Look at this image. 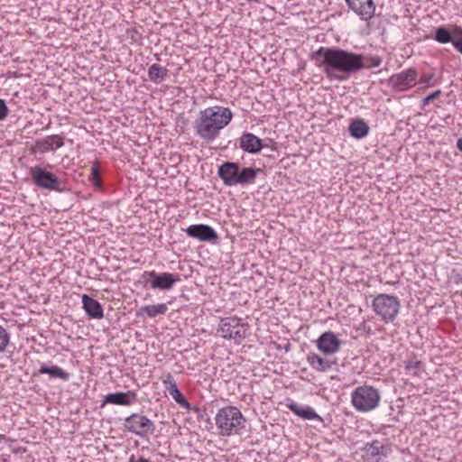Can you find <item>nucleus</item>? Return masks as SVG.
<instances>
[{
    "mask_svg": "<svg viewBox=\"0 0 462 462\" xmlns=\"http://www.w3.org/2000/svg\"><path fill=\"white\" fill-rule=\"evenodd\" d=\"M401 302L398 297L380 293L372 301V308L374 313L384 323L393 321L399 314Z\"/></svg>",
    "mask_w": 462,
    "mask_h": 462,
    "instance_id": "6",
    "label": "nucleus"
},
{
    "mask_svg": "<svg viewBox=\"0 0 462 462\" xmlns=\"http://www.w3.org/2000/svg\"><path fill=\"white\" fill-rule=\"evenodd\" d=\"M124 427L125 430L140 437L152 434L154 430L153 422L141 413H133L125 418Z\"/></svg>",
    "mask_w": 462,
    "mask_h": 462,
    "instance_id": "10",
    "label": "nucleus"
},
{
    "mask_svg": "<svg viewBox=\"0 0 462 462\" xmlns=\"http://www.w3.org/2000/svg\"><path fill=\"white\" fill-rule=\"evenodd\" d=\"M259 169L241 167L238 162H226L218 167L217 174L226 186H247L254 184Z\"/></svg>",
    "mask_w": 462,
    "mask_h": 462,
    "instance_id": "4",
    "label": "nucleus"
},
{
    "mask_svg": "<svg viewBox=\"0 0 462 462\" xmlns=\"http://www.w3.org/2000/svg\"><path fill=\"white\" fill-rule=\"evenodd\" d=\"M441 95V90L438 89L432 92L431 94L428 95L426 97L422 99V106H426L430 105V102L439 97Z\"/></svg>",
    "mask_w": 462,
    "mask_h": 462,
    "instance_id": "34",
    "label": "nucleus"
},
{
    "mask_svg": "<svg viewBox=\"0 0 462 462\" xmlns=\"http://www.w3.org/2000/svg\"><path fill=\"white\" fill-rule=\"evenodd\" d=\"M148 77L154 84H161L167 79L168 69L158 63H153L148 69Z\"/></svg>",
    "mask_w": 462,
    "mask_h": 462,
    "instance_id": "22",
    "label": "nucleus"
},
{
    "mask_svg": "<svg viewBox=\"0 0 462 462\" xmlns=\"http://www.w3.org/2000/svg\"><path fill=\"white\" fill-rule=\"evenodd\" d=\"M129 462H151L149 459L143 457H135L134 455L129 458Z\"/></svg>",
    "mask_w": 462,
    "mask_h": 462,
    "instance_id": "36",
    "label": "nucleus"
},
{
    "mask_svg": "<svg viewBox=\"0 0 462 462\" xmlns=\"http://www.w3.org/2000/svg\"><path fill=\"white\" fill-rule=\"evenodd\" d=\"M454 48L462 54V28L459 26H454V36L451 42Z\"/></svg>",
    "mask_w": 462,
    "mask_h": 462,
    "instance_id": "30",
    "label": "nucleus"
},
{
    "mask_svg": "<svg viewBox=\"0 0 462 462\" xmlns=\"http://www.w3.org/2000/svg\"><path fill=\"white\" fill-rule=\"evenodd\" d=\"M306 361L309 365L316 372L326 373L337 364L336 360H331L328 357H323L315 352L308 353Z\"/></svg>",
    "mask_w": 462,
    "mask_h": 462,
    "instance_id": "17",
    "label": "nucleus"
},
{
    "mask_svg": "<svg viewBox=\"0 0 462 462\" xmlns=\"http://www.w3.org/2000/svg\"><path fill=\"white\" fill-rule=\"evenodd\" d=\"M137 402V393L135 391L117 392L108 393L105 396L101 407L106 404H115L122 406H131Z\"/></svg>",
    "mask_w": 462,
    "mask_h": 462,
    "instance_id": "16",
    "label": "nucleus"
},
{
    "mask_svg": "<svg viewBox=\"0 0 462 462\" xmlns=\"http://www.w3.org/2000/svg\"><path fill=\"white\" fill-rule=\"evenodd\" d=\"M180 280L178 273L167 272L156 273L155 271H145L141 275V282L143 283V286H149L153 290H171Z\"/></svg>",
    "mask_w": 462,
    "mask_h": 462,
    "instance_id": "8",
    "label": "nucleus"
},
{
    "mask_svg": "<svg viewBox=\"0 0 462 462\" xmlns=\"http://www.w3.org/2000/svg\"><path fill=\"white\" fill-rule=\"evenodd\" d=\"M167 310L168 307L165 303L146 305L140 309L141 314H145L149 318H155L158 315H164Z\"/></svg>",
    "mask_w": 462,
    "mask_h": 462,
    "instance_id": "24",
    "label": "nucleus"
},
{
    "mask_svg": "<svg viewBox=\"0 0 462 462\" xmlns=\"http://www.w3.org/2000/svg\"><path fill=\"white\" fill-rule=\"evenodd\" d=\"M248 330L249 325L236 316L222 318L217 328L222 337L236 344H240L245 338Z\"/></svg>",
    "mask_w": 462,
    "mask_h": 462,
    "instance_id": "7",
    "label": "nucleus"
},
{
    "mask_svg": "<svg viewBox=\"0 0 462 462\" xmlns=\"http://www.w3.org/2000/svg\"><path fill=\"white\" fill-rule=\"evenodd\" d=\"M161 380L166 390H168L169 393H171V391H172V389L177 387L176 381L171 373H166L162 374Z\"/></svg>",
    "mask_w": 462,
    "mask_h": 462,
    "instance_id": "31",
    "label": "nucleus"
},
{
    "mask_svg": "<svg viewBox=\"0 0 462 462\" xmlns=\"http://www.w3.org/2000/svg\"><path fill=\"white\" fill-rule=\"evenodd\" d=\"M39 374H47L51 377L60 378L63 381H68L69 379V374L58 365H52L51 367L42 365L39 369Z\"/></svg>",
    "mask_w": 462,
    "mask_h": 462,
    "instance_id": "23",
    "label": "nucleus"
},
{
    "mask_svg": "<svg viewBox=\"0 0 462 462\" xmlns=\"http://www.w3.org/2000/svg\"><path fill=\"white\" fill-rule=\"evenodd\" d=\"M30 174L33 183L37 187L48 190H60V182L59 178L51 171H49L41 166H34L31 168Z\"/></svg>",
    "mask_w": 462,
    "mask_h": 462,
    "instance_id": "11",
    "label": "nucleus"
},
{
    "mask_svg": "<svg viewBox=\"0 0 462 462\" xmlns=\"http://www.w3.org/2000/svg\"><path fill=\"white\" fill-rule=\"evenodd\" d=\"M383 448V445L379 441L374 440L369 445L367 451L372 456H379L382 454Z\"/></svg>",
    "mask_w": 462,
    "mask_h": 462,
    "instance_id": "33",
    "label": "nucleus"
},
{
    "mask_svg": "<svg viewBox=\"0 0 462 462\" xmlns=\"http://www.w3.org/2000/svg\"><path fill=\"white\" fill-rule=\"evenodd\" d=\"M9 112V109L4 99L0 98V120L5 119Z\"/></svg>",
    "mask_w": 462,
    "mask_h": 462,
    "instance_id": "35",
    "label": "nucleus"
},
{
    "mask_svg": "<svg viewBox=\"0 0 462 462\" xmlns=\"http://www.w3.org/2000/svg\"><path fill=\"white\" fill-rule=\"evenodd\" d=\"M88 180L95 188V189L103 190V183L100 175L99 162L97 161H95L92 163Z\"/></svg>",
    "mask_w": 462,
    "mask_h": 462,
    "instance_id": "26",
    "label": "nucleus"
},
{
    "mask_svg": "<svg viewBox=\"0 0 462 462\" xmlns=\"http://www.w3.org/2000/svg\"><path fill=\"white\" fill-rule=\"evenodd\" d=\"M81 300L82 308L89 318L101 319L104 317L103 307L97 300L87 294H83Z\"/></svg>",
    "mask_w": 462,
    "mask_h": 462,
    "instance_id": "18",
    "label": "nucleus"
},
{
    "mask_svg": "<svg viewBox=\"0 0 462 462\" xmlns=\"http://www.w3.org/2000/svg\"><path fill=\"white\" fill-rule=\"evenodd\" d=\"M348 8L361 20L369 21L375 13V4L373 0H345Z\"/></svg>",
    "mask_w": 462,
    "mask_h": 462,
    "instance_id": "13",
    "label": "nucleus"
},
{
    "mask_svg": "<svg viewBox=\"0 0 462 462\" xmlns=\"http://www.w3.org/2000/svg\"><path fill=\"white\" fill-rule=\"evenodd\" d=\"M316 65L333 81H345L362 69L379 67L378 56L364 55L337 47H320L313 55Z\"/></svg>",
    "mask_w": 462,
    "mask_h": 462,
    "instance_id": "1",
    "label": "nucleus"
},
{
    "mask_svg": "<svg viewBox=\"0 0 462 462\" xmlns=\"http://www.w3.org/2000/svg\"><path fill=\"white\" fill-rule=\"evenodd\" d=\"M457 147L460 152H462V137L457 140Z\"/></svg>",
    "mask_w": 462,
    "mask_h": 462,
    "instance_id": "37",
    "label": "nucleus"
},
{
    "mask_svg": "<svg viewBox=\"0 0 462 462\" xmlns=\"http://www.w3.org/2000/svg\"><path fill=\"white\" fill-rule=\"evenodd\" d=\"M10 341V336L7 330L0 325V354L5 351Z\"/></svg>",
    "mask_w": 462,
    "mask_h": 462,
    "instance_id": "32",
    "label": "nucleus"
},
{
    "mask_svg": "<svg viewBox=\"0 0 462 462\" xmlns=\"http://www.w3.org/2000/svg\"><path fill=\"white\" fill-rule=\"evenodd\" d=\"M185 232L188 236L203 242H216L218 239V235L215 229L204 224L191 225Z\"/></svg>",
    "mask_w": 462,
    "mask_h": 462,
    "instance_id": "14",
    "label": "nucleus"
},
{
    "mask_svg": "<svg viewBox=\"0 0 462 462\" xmlns=\"http://www.w3.org/2000/svg\"><path fill=\"white\" fill-rule=\"evenodd\" d=\"M417 85L418 90H425L435 86V74L433 72L430 73H419V81Z\"/></svg>",
    "mask_w": 462,
    "mask_h": 462,
    "instance_id": "28",
    "label": "nucleus"
},
{
    "mask_svg": "<svg viewBox=\"0 0 462 462\" xmlns=\"http://www.w3.org/2000/svg\"><path fill=\"white\" fill-rule=\"evenodd\" d=\"M351 404L359 412H370L377 409L381 402V394L377 388L365 383L351 393Z\"/></svg>",
    "mask_w": 462,
    "mask_h": 462,
    "instance_id": "5",
    "label": "nucleus"
},
{
    "mask_svg": "<svg viewBox=\"0 0 462 462\" xmlns=\"http://www.w3.org/2000/svg\"><path fill=\"white\" fill-rule=\"evenodd\" d=\"M286 407L295 415L304 420H321V417L314 411L313 408L308 405H300L293 401H289Z\"/></svg>",
    "mask_w": 462,
    "mask_h": 462,
    "instance_id": "19",
    "label": "nucleus"
},
{
    "mask_svg": "<svg viewBox=\"0 0 462 462\" xmlns=\"http://www.w3.org/2000/svg\"><path fill=\"white\" fill-rule=\"evenodd\" d=\"M348 131L354 138L362 139L369 133V126L363 119L353 120L348 127Z\"/></svg>",
    "mask_w": 462,
    "mask_h": 462,
    "instance_id": "21",
    "label": "nucleus"
},
{
    "mask_svg": "<svg viewBox=\"0 0 462 462\" xmlns=\"http://www.w3.org/2000/svg\"><path fill=\"white\" fill-rule=\"evenodd\" d=\"M317 348L324 355H334L340 349L341 341L337 336L332 332L328 331L321 334L315 341Z\"/></svg>",
    "mask_w": 462,
    "mask_h": 462,
    "instance_id": "12",
    "label": "nucleus"
},
{
    "mask_svg": "<svg viewBox=\"0 0 462 462\" xmlns=\"http://www.w3.org/2000/svg\"><path fill=\"white\" fill-rule=\"evenodd\" d=\"M64 145V138L60 134L48 135L35 141L33 152L46 153L55 152Z\"/></svg>",
    "mask_w": 462,
    "mask_h": 462,
    "instance_id": "15",
    "label": "nucleus"
},
{
    "mask_svg": "<svg viewBox=\"0 0 462 462\" xmlns=\"http://www.w3.org/2000/svg\"><path fill=\"white\" fill-rule=\"evenodd\" d=\"M233 119L230 108L222 106H214L200 111L194 123L195 134L205 142H212L219 136Z\"/></svg>",
    "mask_w": 462,
    "mask_h": 462,
    "instance_id": "2",
    "label": "nucleus"
},
{
    "mask_svg": "<svg viewBox=\"0 0 462 462\" xmlns=\"http://www.w3.org/2000/svg\"><path fill=\"white\" fill-rule=\"evenodd\" d=\"M239 146L249 153H257L263 148L262 140L251 133H245L239 140Z\"/></svg>",
    "mask_w": 462,
    "mask_h": 462,
    "instance_id": "20",
    "label": "nucleus"
},
{
    "mask_svg": "<svg viewBox=\"0 0 462 462\" xmlns=\"http://www.w3.org/2000/svg\"><path fill=\"white\" fill-rule=\"evenodd\" d=\"M454 36V27L451 31L448 30L444 26H439L435 31L434 39L439 43L445 44L448 42H452Z\"/></svg>",
    "mask_w": 462,
    "mask_h": 462,
    "instance_id": "27",
    "label": "nucleus"
},
{
    "mask_svg": "<svg viewBox=\"0 0 462 462\" xmlns=\"http://www.w3.org/2000/svg\"><path fill=\"white\" fill-rule=\"evenodd\" d=\"M405 370L406 374L419 377L423 372L422 362L415 356H412L405 361Z\"/></svg>",
    "mask_w": 462,
    "mask_h": 462,
    "instance_id": "25",
    "label": "nucleus"
},
{
    "mask_svg": "<svg viewBox=\"0 0 462 462\" xmlns=\"http://www.w3.org/2000/svg\"><path fill=\"white\" fill-rule=\"evenodd\" d=\"M419 71L415 67H410L393 74L388 79V85L397 92H405L417 88Z\"/></svg>",
    "mask_w": 462,
    "mask_h": 462,
    "instance_id": "9",
    "label": "nucleus"
},
{
    "mask_svg": "<svg viewBox=\"0 0 462 462\" xmlns=\"http://www.w3.org/2000/svg\"><path fill=\"white\" fill-rule=\"evenodd\" d=\"M245 422L241 411L232 405L219 409L215 416L217 433L222 437L241 435L245 429Z\"/></svg>",
    "mask_w": 462,
    "mask_h": 462,
    "instance_id": "3",
    "label": "nucleus"
},
{
    "mask_svg": "<svg viewBox=\"0 0 462 462\" xmlns=\"http://www.w3.org/2000/svg\"><path fill=\"white\" fill-rule=\"evenodd\" d=\"M170 395L172 397V399L182 408L186 410L190 409L189 402L185 399V397L182 395L180 391L179 390L178 386L172 391H171Z\"/></svg>",
    "mask_w": 462,
    "mask_h": 462,
    "instance_id": "29",
    "label": "nucleus"
}]
</instances>
